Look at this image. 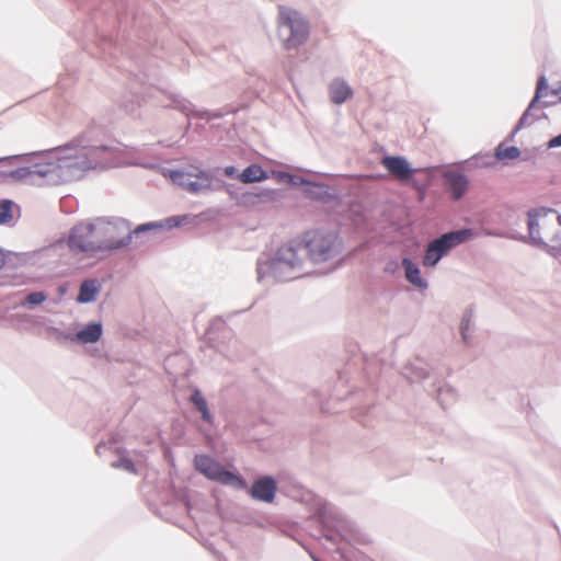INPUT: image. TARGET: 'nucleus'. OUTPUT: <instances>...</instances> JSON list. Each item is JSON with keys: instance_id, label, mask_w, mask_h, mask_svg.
<instances>
[{"instance_id": "1", "label": "nucleus", "mask_w": 561, "mask_h": 561, "mask_svg": "<svg viewBox=\"0 0 561 561\" xmlns=\"http://www.w3.org/2000/svg\"><path fill=\"white\" fill-rule=\"evenodd\" d=\"M102 137L103 129L91 126L64 146L0 158V183L58 185L80 180L90 170L115 167L118 150Z\"/></svg>"}, {"instance_id": "2", "label": "nucleus", "mask_w": 561, "mask_h": 561, "mask_svg": "<svg viewBox=\"0 0 561 561\" xmlns=\"http://www.w3.org/2000/svg\"><path fill=\"white\" fill-rule=\"evenodd\" d=\"M305 259L298 241L279 247L273 254L263 253L256 261V279L289 282L305 275Z\"/></svg>"}, {"instance_id": "3", "label": "nucleus", "mask_w": 561, "mask_h": 561, "mask_svg": "<svg viewBox=\"0 0 561 561\" xmlns=\"http://www.w3.org/2000/svg\"><path fill=\"white\" fill-rule=\"evenodd\" d=\"M161 174L174 185L193 194H206L226 190L230 193V186L215 176L214 170H205L192 167V170L161 168Z\"/></svg>"}, {"instance_id": "4", "label": "nucleus", "mask_w": 561, "mask_h": 561, "mask_svg": "<svg viewBox=\"0 0 561 561\" xmlns=\"http://www.w3.org/2000/svg\"><path fill=\"white\" fill-rule=\"evenodd\" d=\"M304 259L314 263L329 262L336 259L343 250V242L334 231L314 230L306 232L298 241Z\"/></svg>"}, {"instance_id": "5", "label": "nucleus", "mask_w": 561, "mask_h": 561, "mask_svg": "<svg viewBox=\"0 0 561 561\" xmlns=\"http://www.w3.org/2000/svg\"><path fill=\"white\" fill-rule=\"evenodd\" d=\"M476 237L478 233L471 228H461L440 234L427 243L422 264L426 267L436 266L453 249Z\"/></svg>"}, {"instance_id": "6", "label": "nucleus", "mask_w": 561, "mask_h": 561, "mask_svg": "<svg viewBox=\"0 0 561 561\" xmlns=\"http://www.w3.org/2000/svg\"><path fill=\"white\" fill-rule=\"evenodd\" d=\"M100 252H112L127 248L133 241L130 221L121 218H98Z\"/></svg>"}, {"instance_id": "7", "label": "nucleus", "mask_w": 561, "mask_h": 561, "mask_svg": "<svg viewBox=\"0 0 561 561\" xmlns=\"http://www.w3.org/2000/svg\"><path fill=\"white\" fill-rule=\"evenodd\" d=\"M309 36V23L296 10L279 8L278 37L285 49L290 50L301 46Z\"/></svg>"}, {"instance_id": "8", "label": "nucleus", "mask_w": 561, "mask_h": 561, "mask_svg": "<svg viewBox=\"0 0 561 561\" xmlns=\"http://www.w3.org/2000/svg\"><path fill=\"white\" fill-rule=\"evenodd\" d=\"M194 467L209 480L232 486L236 490L247 489V481L241 476L229 471L208 455H196L194 457Z\"/></svg>"}, {"instance_id": "9", "label": "nucleus", "mask_w": 561, "mask_h": 561, "mask_svg": "<svg viewBox=\"0 0 561 561\" xmlns=\"http://www.w3.org/2000/svg\"><path fill=\"white\" fill-rule=\"evenodd\" d=\"M100 234L98 219L93 222L76 225L68 237V245L73 252H100Z\"/></svg>"}, {"instance_id": "10", "label": "nucleus", "mask_w": 561, "mask_h": 561, "mask_svg": "<svg viewBox=\"0 0 561 561\" xmlns=\"http://www.w3.org/2000/svg\"><path fill=\"white\" fill-rule=\"evenodd\" d=\"M277 492V482L272 476L255 479L249 490L250 496L259 502L272 503Z\"/></svg>"}, {"instance_id": "11", "label": "nucleus", "mask_w": 561, "mask_h": 561, "mask_svg": "<svg viewBox=\"0 0 561 561\" xmlns=\"http://www.w3.org/2000/svg\"><path fill=\"white\" fill-rule=\"evenodd\" d=\"M381 164L396 180L401 182L410 181L416 172L409 161L401 156H385L381 159Z\"/></svg>"}, {"instance_id": "12", "label": "nucleus", "mask_w": 561, "mask_h": 561, "mask_svg": "<svg viewBox=\"0 0 561 561\" xmlns=\"http://www.w3.org/2000/svg\"><path fill=\"white\" fill-rule=\"evenodd\" d=\"M550 213H556V209L540 206V207L530 208L527 211V226H528L529 234L526 238H527V240L529 239V241L534 245H543L545 244L543 239L540 237L539 219L545 218Z\"/></svg>"}, {"instance_id": "13", "label": "nucleus", "mask_w": 561, "mask_h": 561, "mask_svg": "<svg viewBox=\"0 0 561 561\" xmlns=\"http://www.w3.org/2000/svg\"><path fill=\"white\" fill-rule=\"evenodd\" d=\"M445 185L455 201L461 199L468 191V178L458 171L448 170L443 174Z\"/></svg>"}, {"instance_id": "14", "label": "nucleus", "mask_w": 561, "mask_h": 561, "mask_svg": "<svg viewBox=\"0 0 561 561\" xmlns=\"http://www.w3.org/2000/svg\"><path fill=\"white\" fill-rule=\"evenodd\" d=\"M547 91H548V83H547V79H546V76H540L539 79H538V82H537V88H536V92H535V96L533 98V100L530 101L527 110L523 113V115L520 116V118L518 119L516 126L514 127V129L511 131L510 136H508V140H512L515 135L522 129L524 128L526 125H529V123L527 122L528 119V115L531 111V108L535 107L536 103L539 102V100L547 95Z\"/></svg>"}, {"instance_id": "15", "label": "nucleus", "mask_w": 561, "mask_h": 561, "mask_svg": "<svg viewBox=\"0 0 561 561\" xmlns=\"http://www.w3.org/2000/svg\"><path fill=\"white\" fill-rule=\"evenodd\" d=\"M169 99H170V103L167 104L165 106L173 107V108L182 112L186 116L194 114L197 117L205 118L207 121L221 117V114H219V113L210 114L207 111H195L193 104L190 101L181 98L178 94H170Z\"/></svg>"}, {"instance_id": "16", "label": "nucleus", "mask_w": 561, "mask_h": 561, "mask_svg": "<svg viewBox=\"0 0 561 561\" xmlns=\"http://www.w3.org/2000/svg\"><path fill=\"white\" fill-rule=\"evenodd\" d=\"M102 285L98 278H88L84 279L79 286V293L77 296V302L79 304H90L96 299L98 294L100 293Z\"/></svg>"}, {"instance_id": "17", "label": "nucleus", "mask_w": 561, "mask_h": 561, "mask_svg": "<svg viewBox=\"0 0 561 561\" xmlns=\"http://www.w3.org/2000/svg\"><path fill=\"white\" fill-rule=\"evenodd\" d=\"M405 279L414 287L425 290L428 283L421 276L420 267L410 257L402 259Z\"/></svg>"}, {"instance_id": "18", "label": "nucleus", "mask_w": 561, "mask_h": 561, "mask_svg": "<svg viewBox=\"0 0 561 561\" xmlns=\"http://www.w3.org/2000/svg\"><path fill=\"white\" fill-rule=\"evenodd\" d=\"M299 184L309 186L306 190V195L310 199L327 202L333 197L330 188L324 184L311 182L305 178L299 179Z\"/></svg>"}, {"instance_id": "19", "label": "nucleus", "mask_w": 561, "mask_h": 561, "mask_svg": "<svg viewBox=\"0 0 561 561\" xmlns=\"http://www.w3.org/2000/svg\"><path fill=\"white\" fill-rule=\"evenodd\" d=\"M247 202L251 204H267L280 201L282 193L275 188H260L256 192L247 193L244 195Z\"/></svg>"}, {"instance_id": "20", "label": "nucleus", "mask_w": 561, "mask_h": 561, "mask_svg": "<svg viewBox=\"0 0 561 561\" xmlns=\"http://www.w3.org/2000/svg\"><path fill=\"white\" fill-rule=\"evenodd\" d=\"M103 333V327L100 322H90L83 329L76 333L77 342L82 344H92L98 342Z\"/></svg>"}, {"instance_id": "21", "label": "nucleus", "mask_w": 561, "mask_h": 561, "mask_svg": "<svg viewBox=\"0 0 561 561\" xmlns=\"http://www.w3.org/2000/svg\"><path fill=\"white\" fill-rule=\"evenodd\" d=\"M402 374L410 382L423 380L428 376V364L416 358L404 367Z\"/></svg>"}, {"instance_id": "22", "label": "nucleus", "mask_w": 561, "mask_h": 561, "mask_svg": "<svg viewBox=\"0 0 561 561\" xmlns=\"http://www.w3.org/2000/svg\"><path fill=\"white\" fill-rule=\"evenodd\" d=\"M353 94L351 87L343 80H334L330 85V98L334 104H342Z\"/></svg>"}, {"instance_id": "23", "label": "nucleus", "mask_w": 561, "mask_h": 561, "mask_svg": "<svg viewBox=\"0 0 561 561\" xmlns=\"http://www.w3.org/2000/svg\"><path fill=\"white\" fill-rule=\"evenodd\" d=\"M190 401L194 405V408L201 413V417L205 423H214V417L208 409L207 401L199 389H195L193 391V393L190 397Z\"/></svg>"}, {"instance_id": "24", "label": "nucleus", "mask_w": 561, "mask_h": 561, "mask_svg": "<svg viewBox=\"0 0 561 561\" xmlns=\"http://www.w3.org/2000/svg\"><path fill=\"white\" fill-rule=\"evenodd\" d=\"M267 178V172L259 164H250L238 174V179L244 184L261 182Z\"/></svg>"}, {"instance_id": "25", "label": "nucleus", "mask_w": 561, "mask_h": 561, "mask_svg": "<svg viewBox=\"0 0 561 561\" xmlns=\"http://www.w3.org/2000/svg\"><path fill=\"white\" fill-rule=\"evenodd\" d=\"M436 392L437 400L439 401L440 405L444 409H446V407L454 402L456 399L455 389L449 385L444 383L442 386H438Z\"/></svg>"}, {"instance_id": "26", "label": "nucleus", "mask_w": 561, "mask_h": 561, "mask_svg": "<svg viewBox=\"0 0 561 561\" xmlns=\"http://www.w3.org/2000/svg\"><path fill=\"white\" fill-rule=\"evenodd\" d=\"M47 294L45 291H31L26 294L21 306L24 308L33 309L35 306L41 305L47 300Z\"/></svg>"}, {"instance_id": "27", "label": "nucleus", "mask_w": 561, "mask_h": 561, "mask_svg": "<svg viewBox=\"0 0 561 561\" xmlns=\"http://www.w3.org/2000/svg\"><path fill=\"white\" fill-rule=\"evenodd\" d=\"M519 156H520V150L516 146L502 148V145H500L495 149V158L497 160H504V159L514 160V159H517Z\"/></svg>"}, {"instance_id": "28", "label": "nucleus", "mask_w": 561, "mask_h": 561, "mask_svg": "<svg viewBox=\"0 0 561 561\" xmlns=\"http://www.w3.org/2000/svg\"><path fill=\"white\" fill-rule=\"evenodd\" d=\"M162 230V225L157 221H149L138 225L135 229H131L133 238H139V236L147 232H156Z\"/></svg>"}, {"instance_id": "29", "label": "nucleus", "mask_w": 561, "mask_h": 561, "mask_svg": "<svg viewBox=\"0 0 561 561\" xmlns=\"http://www.w3.org/2000/svg\"><path fill=\"white\" fill-rule=\"evenodd\" d=\"M471 322H472V313H471V311H466L465 314L462 316L461 323H460V334H461V339H462L463 343L467 345L470 344L469 331H470Z\"/></svg>"}, {"instance_id": "30", "label": "nucleus", "mask_w": 561, "mask_h": 561, "mask_svg": "<svg viewBox=\"0 0 561 561\" xmlns=\"http://www.w3.org/2000/svg\"><path fill=\"white\" fill-rule=\"evenodd\" d=\"M14 203L11 199L0 201V225H7L12 220V207Z\"/></svg>"}, {"instance_id": "31", "label": "nucleus", "mask_w": 561, "mask_h": 561, "mask_svg": "<svg viewBox=\"0 0 561 561\" xmlns=\"http://www.w3.org/2000/svg\"><path fill=\"white\" fill-rule=\"evenodd\" d=\"M190 218L188 215H182V216H171L162 220H157V222H160L162 225L163 229H172L175 227L181 226L183 222L187 221Z\"/></svg>"}, {"instance_id": "32", "label": "nucleus", "mask_w": 561, "mask_h": 561, "mask_svg": "<svg viewBox=\"0 0 561 561\" xmlns=\"http://www.w3.org/2000/svg\"><path fill=\"white\" fill-rule=\"evenodd\" d=\"M112 467L116 469H123L130 473H137L134 461L124 455L121 456L117 460L113 461Z\"/></svg>"}, {"instance_id": "33", "label": "nucleus", "mask_w": 561, "mask_h": 561, "mask_svg": "<svg viewBox=\"0 0 561 561\" xmlns=\"http://www.w3.org/2000/svg\"><path fill=\"white\" fill-rule=\"evenodd\" d=\"M54 332H55V339L58 343L77 342L76 333L61 331L59 329H54Z\"/></svg>"}, {"instance_id": "34", "label": "nucleus", "mask_w": 561, "mask_h": 561, "mask_svg": "<svg viewBox=\"0 0 561 561\" xmlns=\"http://www.w3.org/2000/svg\"><path fill=\"white\" fill-rule=\"evenodd\" d=\"M484 234L489 236V237H499V238L505 237V238H510V239L522 241V242H526L527 241L526 236H523V234H504V233H502L500 231H496V230H485Z\"/></svg>"}, {"instance_id": "35", "label": "nucleus", "mask_w": 561, "mask_h": 561, "mask_svg": "<svg viewBox=\"0 0 561 561\" xmlns=\"http://www.w3.org/2000/svg\"><path fill=\"white\" fill-rule=\"evenodd\" d=\"M539 248L543 249L549 255L557 257L561 254V245H549L547 242H545L543 245H538Z\"/></svg>"}, {"instance_id": "36", "label": "nucleus", "mask_w": 561, "mask_h": 561, "mask_svg": "<svg viewBox=\"0 0 561 561\" xmlns=\"http://www.w3.org/2000/svg\"><path fill=\"white\" fill-rule=\"evenodd\" d=\"M276 178L279 182H287V183H290V184H296L297 182L295 181V176L288 172H283V171H279L277 172L276 174Z\"/></svg>"}, {"instance_id": "37", "label": "nucleus", "mask_w": 561, "mask_h": 561, "mask_svg": "<svg viewBox=\"0 0 561 561\" xmlns=\"http://www.w3.org/2000/svg\"><path fill=\"white\" fill-rule=\"evenodd\" d=\"M548 148H557V147H561V134L552 137L548 144H547Z\"/></svg>"}, {"instance_id": "38", "label": "nucleus", "mask_w": 561, "mask_h": 561, "mask_svg": "<svg viewBox=\"0 0 561 561\" xmlns=\"http://www.w3.org/2000/svg\"><path fill=\"white\" fill-rule=\"evenodd\" d=\"M125 111L129 114H134L135 111H136V107H137V103H135L134 101L131 102H126L123 104Z\"/></svg>"}, {"instance_id": "39", "label": "nucleus", "mask_w": 561, "mask_h": 561, "mask_svg": "<svg viewBox=\"0 0 561 561\" xmlns=\"http://www.w3.org/2000/svg\"><path fill=\"white\" fill-rule=\"evenodd\" d=\"M224 173H225L227 176L232 178V176H234V175H236V173H237V169H236V167H233V165H228V167H226V168L224 169Z\"/></svg>"}, {"instance_id": "40", "label": "nucleus", "mask_w": 561, "mask_h": 561, "mask_svg": "<svg viewBox=\"0 0 561 561\" xmlns=\"http://www.w3.org/2000/svg\"><path fill=\"white\" fill-rule=\"evenodd\" d=\"M337 537H339V535H337V534H333V533H328V534L325 535V538H327L329 541L333 542V543H337Z\"/></svg>"}, {"instance_id": "41", "label": "nucleus", "mask_w": 561, "mask_h": 561, "mask_svg": "<svg viewBox=\"0 0 561 561\" xmlns=\"http://www.w3.org/2000/svg\"><path fill=\"white\" fill-rule=\"evenodd\" d=\"M104 448H105V444H101V443L98 444L96 447H95L96 454L101 455L102 449H104Z\"/></svg>"}, {"instance_id": "42", "label": "nucleus", "mask_w": 561, "mask_h": 561, "mask_svg": "<svg viewBox=\"0 0 561 561\" xmlns=\"http://www.w3.org/2000/svg\"><path fill=\"white\" fill-rule=\"evenodd\" d=\"M4 265V254L2 250L0 249V268Z\"/></svg>"}, {"instance_id": "43", "label": "nucleus", "mask_w": 561, "mask_h": 561, "mask_svg": "<svg viewBox=\"0 0 561 561\" xmlns=\"http://www.w3.org/2000/svg\"><path fill=\"white\" fill-rule=\"evenodd\" d=\"M557 221H558V224L561 226V215H558V217H557Z\"/></svg>"}, {"instance_id": "44", "label": "nucleus", "mask_w": 561, "mask_h": 561, "mask_svg": "<svg viewBox=\"0 0 561 561\" xmlns=\"http://www.w3.org/2000/svg\"><path fill=\"white\" fill-rule=\"evenodd\" d=\"M313 561H320L318 558L313 557Z\"/></svg>"}, {"instance_id": "45", "label": "nucleus", "mask_w": 561, "mask_h": 561, "mask_svg": "<svg viewBox=\"0 0 561 561\" xmlns=\"http://www.w3.org/2000/svg\"><path fill=\"white\" fill-rule=\"evenodd\" d=\"M560 102H561V95H560Z\"/></svg>"}]
</instances>
